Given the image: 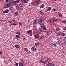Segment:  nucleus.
I'll return each mask as SVG.
<instances>
[{"instance_id":"49530a36","label":"nucleus","mask_w":66,"mask_h":66,"mask_svg":"<svg viewBox=\"0 0 66 66\" xmlns=\"http://www.w3.org/2000/svg\"><path fill=\"white\" fill-rule=\"evenodd\" d=\"M16 39H17V40H19V39H18V38H17V37H16Z\"/></svg>"},{"instance_id":"de8ad7c7","label":"nucleus","mask_w":66,"mask_h":66,"mask_svg":"<svg viewBox=\"0 0 66 66\" xmlns=\"http://www.w3.org/2000/svg\"><path fill=\"white\" fill-rule=\"evenodd\" d=\"M44 64H47V62H44Z\"/></svg>"},{"instance_id":"20e7f679","label":"nucleus","mask_w":66,"mask_h":66,"mask_svg":"<svg viewBox=\"0 0 66 66\" xmlns=\"http://www.w3.org/2000/svg\"><path fill=\"white\" fill-rule=\"evenodd\" d=\"M52 30L51 29H50L48 30V32L47 33V35H50L52 33Z\"/></svg>"},{"instance_id":"473e14b6","label":"nucleus","mask_w":66,"mask_h":66,"mask_svg":"<svg viewBox=\"0 0 66 66\" xmlns=\"http://www.w3.org/2000/svg\"><path fill=\"white\" fill-rule=\"evenodd\" d=\"M56 30L57 31H60V28H56Z\"/></svg>"},{"instance_id":"58836bf2","label":"nucleus","mask_w":66,"mask_h":66,"mask_svg":"<svg viewBox=\"0 0 66 66\" xmlns=\"http://www.w3.org/2000/svg\"><path fill=\"white\" fill-rule=\"evenodd\" d=\"M2 54V52H1V51H0V55H1Z\"/></svg>"},{"instance_id":"a18cd8bd","label":"nucleus","mask_w":66,"mask_h":66,"mask_svg":"<svg viewBox=\"0 0 66 66\" xmlns=\"http://www.w3.org/2000/svg\"><path fill=\"white\" fill-rule=\"evenodd\" d=\"M46 66H50V64H47Z\"/></svg>"},{"instance_id":"4468645a","label":"nucleus","mask_w":66,"mask_h":66,"mask_svg":"<svg viewBox=\"0 0 66 66\" xmlns=\"http://www.w3.org/2000/svg\"><path fill=\"white\" fill-rule=\"evenodd\" d=\"M39 62H44V59H40L39 60Z\"/></svg>"},{"instance_id":"864d4df0","label":"nucleus","mask_w":66,"mask_h":66,"mask_svg":"<svg viewBox=\"0 0 66 66\" xmlns=\"http://www.w3.org/2000/svg\"><path fill=\"white\" fill-rule=\"evenodd\" d=\"M64 28L65 29V30H66V27Z\"/></svg>"},{"instance_id":"c756f323","label":"nucleus","mask_w":66,"mask_h":66,"mask_svg":"<svg viewBox=\"0 0 66 66\" xmlns=\"http://www.w3.org/2000/svg\"><path fill=\"white\" fill-rule=\"evenodd\" d=\"M15 36H16V37H17V38H20V36L18 35H16Z\"/></svg>"},{"instance_id":"f3484780","label":"nucleus","mask_w":66,"mask_h":66,"mask_svg":"<svg viewBox=\"0 0 66 66\" xmlns=\"http://www.w3.org/2000/svg\"><path fill=\"white\" fill-rule=\"evenodd\" d=\"M50 22H54V18L51 19L50 20Z\"/></svg>"},{"instance_id":"e433bc0d","label":"nucleus","mask_w":66,"mask_h":66,"mask_svg":"<svg viewBox=\"0 0 66 66\" xmlns=\"http://www.w3.org/2000/svg\"><path fill=\"white\" fill-rule=\"evenodd\" d=\"M13 3H14L15 4H17L16 2V1H14L13 2Z\"/></svg>"},{"instance_id":"3c124183","label":"nucleus","mask_w":66,"mask_h":66,"mask_svg":"<svg viewBox=\"0 0 66 66\" xmlns=\"http://www.w3.org/2000/svg\"><path fill=\"white\" fill-rule=\"evenodd\" d=\"M12 21H13H13H14V20H13Z\"/></svg>"},{"instance_id":"09e8293b","label":"nucleus","mask_w":66,"mask_h":66,"mask_svg":"<svg viewBox=\"0 0 66 66\" xmlns=\"http://www.w3.org/2000/svg\"><path fill=\"white\" fill-rule=\"evenodd\" d=\"M9 22H10V23H11V22H12V21H9Z\"/></svg>"},{"instance_id":"603ef678","label":"nucleus","mask_w":66,"mask_h":66,"mask_svg":"<svg viewBox=\"0 0 66 66\" xmlns=\"http://www.w3.org/2000/svg\"><path fill=\"white\" fill-rule=\"evenodd\" d=\"M25 39V38L23 37V39Z\"/></svg>"},{"instance_id":"6e6552de","label":"nucleus","mask_w":66,"mask_h":66,"mask_svg":"<svg viewBox=\"0 0 66 66\" xmlns=\"http://www.w3.org/2000/svg\"><path fill=\"white\" fill-rule=\"evenodd\" d=\"M51 46H53L54 47H56V44H55L54 43L51 44Z\"/></svg>"},{"instance_id":"f03ea898","label":"nucleus","mask_w":66,"mask_h":66,"mask_svg":"<svg viewBox=\"0 0 66 66\" xmlns=\"http://www.w3.org/2000/svg\"><path fill=\"white\" fill-rule=\"evenodd\" d=\"M43 17H42L38 20L39 23V24H40L41 23L43 22Z\"/></svg>"},{"instance_id":"f257e3e1","label":"nucleus","mask_w":66,"mask_h":66,"mask_svg":"<svg viewBox=\"0 0 66 66\" xmlns=\"http://www.w3.org/2000/svg\"><path fill=\"white\" fill-rule=\"evenodd\" d=\"M35 1L33 3H32V4L33 5H35L37 6L39 5V4H40V0H35Z\"/></svg>"},{"instance_id":"f8f14e48","label":"nucleus","mask_w":66,"mask_h":66,"mask_svg":"<svg viewBox=\"0 0 66 66\" xmlns=\"http://www.w3.org/2000/svg\"><path fill=\"white\" fill-rule=\"evenodd\" d=\"M38 38H39V40H42L43 39V37H42V36H39L38 37Z\"/></svg>"},{"instance_id":"412c9836","label":"nucleus","mask_w":66,"mask_h":66,"mask_svg":"<svg viewBox=\"0 0 66 66\" xmlns=\"http://www.w3.org/2000/svg\"><path fill=\"white\" fill-rule=\"evenodd\" d=\"M39 12L41 15H43L44 14V12L41 11H39Z\"/></svg>"},{"instance_id":"393cba45","label":"nucleus","mask_w":66,"mask_h":66,"mask_svg":"<svg viewBox=\"0 0 66 66\" xmlns=\"http://www.w3.org/2000/svg\"><path fill=\"white\" fill-rule=\"evenodd\" d=\"M50 66H54V64L52 63L50 64Z\"/></svg>"},{"instance_id":"c85d7f7f","label":"nucleus","mask_w":66,"mask_h":66,"mask_svg":"<svg viewBox=\"0 0 66 66\" xmlns=\"http://www.w3.org/2000/svg\"><path fill=\"white\" fill-rule=\"evenodd\" d=\"M19 26H22V23L21 22H19Z\"/></svg>"},{"instance_id":"5701e85b","label":"nucleus","mask_w":66,"mask_h":66,"mask_svg":"<svg viewBox=\"0 0 66 66\" xmlns=\"http://www.w3.org/2000/svg\"><path fill=\"white\" fill-rule=\"evenodd\" d=\"M16 33L17 34H18V35H20V32L19 31H18L16 32Z\"/></svg>"},{"instance_id":"37998d69","label":"nucleus","mask_w":66,"mask_h":66,"mask_svg":"<svg viewBox=\"0 0 66 66\" xmlns=\"http://www.w3.org/2000/svg\"><path fill=\"white\" fill-rule=\"evenodd\" d=\"M14 0H10V2H12V1H13Z\"/></svg>"},{"instance_id":"7c9ffc66","label":"nucleus","mask_w":66,"mask_h":66,"mask_svg":"<svg viewBox=\"0 0 66 66\" xmlns=\"http://www.w3.org/2000/svg\"><path fill=\"white\" fill-rule=\"evenodd\" d=\"M18 15V12H16L15 14V16H17Z\"/></svg>"},{"instance_id":"72a5a7b5","label":"nucleus","mask_w":66,"mask_h":66,"mask_svg":"<svg viewBox=\"0 0 66 66\" xmlns=\"http://www.w3.org/2000/svg\"><path fill=\"white\" fill-rule=\"evenodd\" d=\"M16 1V4H17V3H19L20 2V1L19 0Z\"/></svg>"},{"instance_id":"f704fd0d","label":"nucleus","mask_w":66,"mask_h":66,"mask_svg":"<svg viewBox=\"0 0 66 66\" xmlns=\"http://www.w3.org/2000/svg\"><path fill=\"white\" fill-rule=\"evenodd\" d=\"M62 22H63V23H66V21H63Z\"/></svg>"},{"instance_id":"c9c22d12","label":"nucleus","mask_w":66,"mask_h":66,"mask_svg":"<svg viewBox=\"0 0 66 66\" xmlns=\"http://www.w3.org/2000/svg\"><path fill=\"white\" fill-rule=\"evenodd\" d=\"M11 25H14V26H16V25H17V24H16L13 23Z\"/></svg>"},{"instance_id":"ea45409f","label":"nucleus","mask_w":66,"mask_h":66,"mask_svg":"<svg viewBox=\"0 0 66 66\" xmlns=\"http://www.w3.org/2000/svg\"><path fill=\"white\" fill-rule=\"evenodd\" d=\"M15 65H16V66H18V63H16Z\"/></svg>"},{"instance_id":"8fccbe9b","label":"nucleus","mask_w":66,"mask_h":66,"mask_svg":"<svg viewBox=\"0 0 66 66\" xmlns=\"http://www.w3.org/2000/svg\"><path fill=\"white\" fill-rule=\"evenodd\" d=\"M12 9H13V7H11L10 8L11 10H12Z\"/></svg>"},{"instance_id":"a19ab883","label":"nucleus","mask_w":66,"mask_h":66,"mask_svg":"<svg viewBox=\"0 0 66 66\" xmlns=\"http://www.w3.org/2000/svg\"><path fill=\"white\" fill-rule=\"evenodd\" d=\"M60 33H59L57 35V36H60Z\"/></svg>"},{"instance_id":"c03bdc74","label":"nucleus","mask_w":66,"mask_h":66,"mask_svg":"<svg viewBox=\"0 0 66 66\" xmlns=\"http://www.w3.org/2000/svg\"><path fill=\"white\" fill-rule=\"evenodd\" d=\"M6 2H8L9 0H6Z\"/></svg>"},{"instance_id":"9d476101","label":"nucleus","mask_w":66,"mask_h":66,"mask_svg":"<svg viewBox=\"0 0 66 66\" xmlns=\"http://www.w3.org/2000/svg\"><path fill=\"white\" fill-rule=\"evenodd\" d=\"M9 10L8 9L6 10H5L4 11L3 13H9Z\"/></svg>"},{"instance_id":"4c0bfd02","label":"nucleus","mask_w":66,"mask_h":66,"mask_svg":"<svg viewBox=\"0 0 66 66\" xmlns=\"http://www.w3.org/2000/svg\"><path fill=\"white\" fill-rule=\"evenodd\" d=\"M53 11H56V9H54V8H53V10H52Z\"/></svg>"},{"instance_id":"bb28decb","label":"nucleus","mask_w":66,"mask_h":66,"mask_svg":"<svg viewBox=\"0 0 66 66\" xmlns=\"http://www.w3.org/2000/svg\"><path fill=\"white\" fill-rule=\"evenodd\" d=\"M61 35L62 36H65L66 35H65V34H64V33H62Z\"/></svg>"},{"instance_id":"aec40b11","label":"nucleus","mask_w":66,"mask_h":66,"mask_svg":"<svg viewBox=\"0 0 66 66\" xmlns=\"http://www.w3.org/2000/svg\"><path fill=\"white\" fill-rule=\"evenodd\" d=\"M42 27H43V29H44V30H46V27L45 26H43Z\"/></svg>"},{"instance_id":"5fc2aeb1","label":"nucleus","mask_w":66,"mask_h":66,"mask_svg":"<svg viewBox=\"0 0 66 66\" xmlns=\"http://www.w3.org/2000/svg\"><path fill=\"white\" fill-rule=\"evenodd\" d=\"M54 1H56V0H54Z\"/></svg>"},{"instance_id":"6ab92c4d","label":"nucleus","mask_w":66,"mask_h":66,"mask_svg":"<svg viewBox=\"0 0 66 66\" xmlns=\"http://www.w3.org/2000/svg\"><path fill=\"white\" fill-rule=\"evenodd\" d=\"M24 3H26L28 2V0H22Z\"/></svg>"},{"instance_id":"ddd939ff","label":"nucleus","mask_w":66,"mask_h":66,"mask_svg":"<svg viewBox=\"0 0 66 66\" xmlns=\"http://www.w3.org/2000/svg\"><path fill=\"white\" fill-rule=\"evenodd\" d=\"M14 47L16 48H17V49H19V48H20V46H19L18 45H14Z\"/></svg>"},{"instance_id":"b1692460","label":"nucleus","mask_w":66,"mask_h":66,"mask_svg":"<svg viewBox=\"0 0 66 66\" xmlns=\"http://www.w3.org/2000/svg\"><path fill=\"white\" fill-rule=\"evenodd\" d=\"M24 51H28V49H27V48H24Z\"/></svg>"},{"instance_id":"1a4fd4ad","label":"nucleus","mask_w":66,"mask_h":66,"mask_svg":"<svg viewBox=\"0 0 66 66\" xmlns=\"http://www.w3.org/2000/svg\"><path fill=\"white\" fill-rule=\"evenodd\" d=\"M34 24H37L38 23V20H35L33 22Z\"/></svg>"},{"instance_id":"2f4dec72","label":"nucleus","mask_w":66,"mask_h":66,"mask_svg":"<svg viewBox=\"0 0 66 66\" xmlns=\"http://www.w3.org/2000/svg\"><path fill=\"white\" fill-rule=\"evenodd\" d=\"M59 17H61L62 16V14H59Z\"/></svg>"},{"instance_id":"7ed1b4c3","label":"nucleus","mask_w":66,"mask_h":66,"mask_svg":"<svg viewBox=\"0 0 66 66\" xmlns=\"http://www.w3.org/2000/svg\"><path fill=\"white\" fill-rule=\"evenodd\" d=\"M32 30H30L28 31L27 32V33H28V34H29V35L30 36H32Z\"/></svg>"},{"instance_id":"4be33fe9","label":"nucleus","mask_w":66,"mask_h":66,"mask_svg":"<svg viewBox=\"0 0 66 66\" xmlns=\"http://www.w3.org/2000/svg\"><path fill=\"white\" fill-rule=\"evenodd\" d=\"M35 38H38V35H36L35 36Z\"/></svg>"},{"instance_id":"a211bd4d","label":"nucleus","mask_w":66,"mask_h":66,"mask_svg":"<svg viewBox=\"0 0 66 66\" xmlns=\"http://www.w3.org/2000/svg\"><path fill=\"white\" fill-rule=\"evenodd\" d=\"M39 45V43H35V45L37 47Z\"/></svg>"},{"instance_id":"dca6fc26","label":"nucleus","mask_w":66,"mask_h":66,"mask_svg":"<svg viewBox=\"0 0 66 66\" xmlns=\"http://www.w3.org/2000/svg\"><path fill=\"white\" fill-rule=\"evenodd\" d=\"M40 8H43V7H45V5L44 4H42L40 6Z\"/></svg>"},{"instance_id":"423d86ee","label":"nucleus","mask_w":66,"mask_h":66,"mask_svg":"<svg viewBox=\"0 0 66 66\" xmlns=\"http://www.w3.org/2000/svg\"><path fill=\"white\" fill-rule=\"evenodd\" d=\"M22 5L21 4H19V10H21L22 9Z\"/></svg>"},{"instance_id":"9b49d317","label":"nucleus","mask_w":66,"mask_h":66,"mask_svg":"<svg viewBox=\"0 0 66 66\" xmlns=\"http://www.w3.org/2000/svg\"><path fill=\"white\" fill-rule=\"evenodd\" d=\"M40 31L41 32H44V29H43V27H40Z\"/></svg>"},{"instance_id":"79ce46f5","label":"nucleus","mask_w":66,"mask_h":66,"mask_svg":"<svg viewBox=\"0 0 66 66\" xmlns=\"http://www.w3.org/2000/svg\"><path fill=\"white\" fill-rule=\"evenodd\" d=\"M21 61L22 62H23V59H21Z\"/></svg>"},{"instance_id":"a878e982","label":"nucleus","mask_w":66,"mask_h":66,"mask_svg":"<svg viewBox=\"0 0 66 66\" xmlns=\"http://www.w3.org/2000/svg\"><path fill=\"white\" fill-rule=\"evenodd\" d=\"M54 21H57V19H55L54 18Z\"/></svg>"},{"instance_id":"39448f33","label":"nucleus","mask_w":66,"mask_h":66,"mask_svg":"<svg viewBox=\"0 0 66 66\" xmlns=\"http://www.w3.org/2000/svg\"><path fill=\"white\" fill-rule=\"evenodd\" d=\"M11 5H12L11 3H7L6 5L5 6V8H7V7H8L10 6Z\"/></svg>"},{"instance_id":"0eeeda50","label":"nucleus","mask_w":66,"mask_h":66,"mask_svg":"<svg viewBox=\"0 0 66 66\" xmlns=\"http://www.w3.org/2000/svg\"><path fill=\"white\" fill-rule=\"evenodd\" d=\"M31 49L33 51H34V52L36 51V50H37V49H36V48L35 47H32L31 48Z\"/></svg>"},{"instance_id":"2eb2a0df","label":"nucleus","mask_w":66,"mask_h":66,"mask_svg":"<svg viewBox=\"0 0 66 66\" xmlns=\"http://www.w3.org/2000/svg\"><path fill=\"white\" fill-rule=\"evenodd\" d=\"M51 7H49L48 8V9H46V10L47 11H51Z\"/></svg>"},{"instance_id":"cd10ccee","label":"nucleus","mask_w":66,"mask_h":66,"mask_svg":"<svg viewBox=\"0 0 66 66\" xmlns=\"http://www.w3.org/2000/svg\"><path fill=\"white\" fill-rule=\"evenodd\" d=\"M66 41H65V40H64L63 41V43H64V44H66Z\"/></svg>"}]
</instances>
